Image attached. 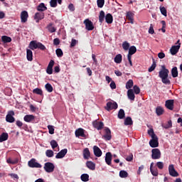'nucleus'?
Here are the masks:
<instances>
[{
  "label": "nucleus",
  "instance_id": "obj_31",
  "mask_svg": "<svg viewBox=\"0 0 182 182\" xmlns=\"http://www.w3.org/2000/svg\"><path fill=\"white\" fill-rule=\"evenodd\" d=\"M1 41L4 42V43H9L12 42V38L11 37H9L7 36H1Z\"/></svg>",
  "mask_w": 182,
  "mask_h": 182
},
{
  "label": "nucleus",
  "instance_id": "obj_45",
  "mask_svg": "<svg viewBox=\"0 0 182 182\" xmlns=\"http://www.w3.org/2000/svg\"><path fill=\"white\" fill-rule=\"evenodd\" d=\"M133 80H129L126 83V89H132L133 87Z\"/></svg>",
  "mask_w": 182,
  "mask_h": 182
},
{
  "label": "nucleus",
  "instance_id": "obj_22",
  "mask_svg": "<svg viewBox=\"0 0 182 182\" xmlns=\"http://www.w3.org/2000/svg\"><path fill=\"white\" fill-rule=\"evenodd\" d=\"M58 2L59 5H62V0H50V6L51 8H56L58 6Z\"/></svg>",
  "mask_w": 182,
  "mask_h": 182
},
{
  "label": "nucleus",
  "instance_id": "obj_5",
  "mask_svg": "<svg viewBox=\"0 0 182 182\" xmlns=\"http://www.w3.org/2000/svg\"><path fill=\"white\" fill-rule=\"evenodd\" d=\"M151 159L153 160H159V159L161 158V152L159 149H153L151 150Z\"/></svg>",
  "mask_w": 182,
  "mask_h": 182
},
{
  "label": "nucleus",
  "instance_id": "obj_19",
  "mask_svg": "<svg viewBox=\"0 0 182 182\" xmlns=\"http://www.w3.org/2000/svg\"><path fill=\"white\" fill-rule=\"evenodd\" d=\"M112 153L110 152H107L106 155H105V163H107V164L108 166H112Z\"/></svg>",
  "mask_w": 182,
  "mask_h": 182
},
{
  "label": "nucleus",
  "instance_id": "obj_29",
  "mask_svg": "<svg viewBox=\"0 0 182 182\" xmlns=\"http://www.w3.org/2000/svg\"><path fill=\"white\" fill-rule=\"evenodd\" d=\"M124 126H132V124H133V119H132V117H127L124 119Z\"/></svg>",
  "mask_w": 182,
  "mask_h": 182
},
{
  "label": "nucleus",
  "instance_id": "obj_14",
  "mask_svg": "<svg viewBox=\"0 0 182 182\" xmlns=\"http://www.w3.org/2000/svg\"><path fill=\"white\" fill-rule=\"evenodd\" d=\"M45 18V13L37 12L35 14L34 19L36 22L38 23L40 21H42Z\"/></svg>",
  "mask_w": 182,
  "mask_h": 182
},
{
  "label": "nucleus",
  "instance_id": "obj_28",
  "mask_svg": "<svg viewBox=\"0 0 182 182\" xmlns=\"http://www.w3.org/2000/svg\"><path fill=\"white\" fill-rule=\"evenodd\" d=\"M105 22L109 24L113 23V16L111 14H107L105 16Z\"/></svg>",
  "mask_w": 182,
  "mask_h": 182
},
{
  "label": "nucleus",
  "instance_id": "obj_6",
  "mask_svg": "<svg viewBox=\"0 0 182 182\" xmlns=\"http://www.w3.org/2000/svg\"><path fill=\"white\" fill-rule=\"evenodd\" d=\"M14 116H15V112H14L13 110L9 111L8 114L6 116V121L8 123H14L15 117H14Z\"/></svg>",
  "mask_w": 182,
  "mask_h": 182
},
{
  "label": "nucleus",
  "instance_id": "obj_30",
  "mask_svg": "<svg viewBox=\"0 0 182 182\" xmlns=\"http://www.w3.org/2000/svg\"><path fill=\"white\" fill-rule=\"evenodd\" d=\"M8 137H9L8 133L3 132L0 135V143H2L3 141H6V140H8Z\"/></svg>",
  "mask_w": 182,
  "mask_h": 182
},
{
  "label": "nucleus",
  "instance_id": "obj_13",
  "mask_svg": "<svg viewBox=\"0 0 182 182\" xmlns=\"http://www.w3.org/2000/svg\"><path fill=\"white\" fill-rule=\"evenodd\" d=\"M149 146L153 149L159 147V137L155 136L154 138H152V139L149 141Z\"/></svg>",
  "mask_w": 182,
  "mask_h": 182
},
{
  "label": "nucleus",
  "instance_id": "obj_64",
  "mask_svg": "<svg viewBox=\"0 0 182 182\" xmlns=\"http://www.w3.org/2000/svg\"><path fill=\"white\" fill-rule=\"evenodd\" d=\"M68 9L71 11L73 12L75 11V6H73V4H70L68 6Z\"/></svg>",
  "mask_w": 182,
  "mask_h": 182
},
{
  "label": "nucleus",
  "instance_id": "obj_32",
  "mask_svg": "<svg viewBox=\"0 0 182 182\" xmlns=\"http://www.w3.org/2000/svg\"><path fill=\"white\" fill-rule=\"evenodd\" d=\"M115 63H122V60H123V57L122 54H117L114 59Z\"/></svg>",
  "mask_w": 182,
  "mask_h": 182
},
{
  "label": "nucleus",
  "instance_id": "obj_43",
  "mask_svg": "<svg viewBox=\"0 0 182 182\" xmlns=\"http://www.w3.org/2000/svg\"><path fill=\"white\" fill-rule=\"evenodd\" d=\"M80 178L82 181L87 182L89 181V174L83 173L81 175Z\"/></svg>",
  "mask_w": 182,
  "mask_h": 182
},
{
  "label": "nucleus",
  "instance_id": "obj_41",
  "mask_svg": "<svg viewBox=\"0 0 182 182\" xmlns=\"http://www.w3.org/2000/svg\"><path fill=\"white\" fill-rule=\"evenodd\" d=\"M45 87L49 93H52V92H53V87H52V85L50 83L46 84Z\"/></svg>",
  "mask_w": 182,
  "mask_h": 182
},
{
  "label": "nucleus",
  "instance_id": "obj_20",
  "mask_svg": "<svg viewBox=\"0 0 182 182\" xmlns=\"http://www.w3.org/2000/svg\"><path fill=\"white\" fill-rule=\"evenodd\" d=\"M23 120L24 122H26V123H31V122H33V120H35V116L32 114H27L24 116Z\"/></svg>",
  "mask_w": 182,
  "mask_h": 182
},
{
  "label": "nucleus",
  "instance_id": "obj_24",
  "mask_svg": "<svg viewBox=\"0 0 182 182\" xmlns=\"http://www.w3.org/2000/svg\"><path fill=\"white\" fill-rule=\"evenodd\" d=\"M37 11L39 12H45V11L48 10V7L45 6L44 3H41L36 8Z\"/></svg>",
  "mask_w": 182,
  "mask_h": 182
},
{
  "label": "nucleus",
  "instance_id": "obj_63",
  "mask_svg": "<svg viewBox=\"0 0 182 182\" xmlns=\"http://www.w3.org/2000/svg\"><path fill=\"white\" fill-rule=\"evenodd\" d=\"M127 161H133V154H131L129 156L126 157Z\"/></svg>",
  "mask_w": 182,
  "mask_h": 182
},
{
  "label": "nucleus",
  "instance_id": "obj_46",
  "mask_svg": "<svg viewBox=\"0 0 182 182\" xmlns=\"http://www.w3.org/2000/svg\"><path fill=\"white\" fill-rule=\"evenodd\" d=\"M161 79L162 83H164V85H170V83H171V82L168 79V77H164Z\"/></svg>",
  "mask_w": 182,
  "mask_h": 182
},
{
  "label": "nucleus",
  "instance_id": "obj_44",
  "mask_svg": "<svg viewBox=\"0 0 182 182\" xmlns=\"http://www.w3.org/2000/svg\"><path fill=\"white\" fill-rule=\"evenodd\" d=\"M52 23H50L47 26V29L48 30V31L50 32V33H53L54 32H56V29L55 27H53L52 26Z\"/></svg>",
  "mask_w": 182,
  "mask_h": 182
},
{
  "label": "nucleus",
  "instance_id": "obj_1",
  "mask_svg": "<svg viewBox=\"0 0 182 182\" xmlns=\"http://www.w3.org/2000/svg\"><path fill=\"white\" fill-rule=\"evenodd\" d=\"M119 107V105H117V102L112 101V102H108L107 103V105L105 107V110L107 112H110V110H116Z\"/></svg>",
  "mask_w": 182,
  "mask_h": 182
},
{
  "label": "nucleus",
  "instance_id": "obj_47",
  "mask_svg": "<svg viewBox=\"0 0 182 182\" xmlns=\"http://www.w3.org/2000/svg\"><path fill=\"white\" fill-rule=\"evenodd\" d=\"M129 176V173L126 171H119V177L121 178H126Z\"/></svg>",
  "mask_w": 182,
  "mask_h": 182
},
{
  "label": "nucleus",
  "instance_id": "obj_58",
  "mask_svg": "<svg viewBox=\"0 0 182 182\" xmlns=\"http://www.w3.org/2000/svg\"><path fill=\"white\" fill-rule=\"evenodd\" d=\"M156 166H157L158 168H159V170H163V168H164V163H163L161 161L157 162Z\"/></svg>",
  "mask_w": 182,
  "mask_h": 182
},
{
  "label": "nucleus",
  "instance_id": "obj_11",
  "mask_svg": "<svg viewBox=\"0 0 182 182\" xmlns=\"http://www.w3.org/2000/svg\"><path fill=\"white\" fill-rule=\"evenodd\" d=\"M92 126L95 127V129H97V130H102L105 126V124H103L102 122L95 120L92 122Z\"/></svg>",
  "mask_w": 182,
  "mask_h": 182
},
{
  "label": "nucleus",
  "instance_id": "obj_12",
  "mask_svg": "<svg viewBox=\"0 0 182 182\" xmlns=\"http://www.w3.org/2000/svg\"><path fill=\"white\" fill-rule=\"evenodd\" d=\"M180 48H181V43H179L178 46H173L170 49L171 54L173 55H177L178 50H180Z\"/></svg>",
  "mask_w": 182,
  "mask_h": 182
},
{
  "label": "nucleus",
  "instance_id": "obj_26",
  "mask_svg": "<svg viewBox=\"0 0 182 182\" xmlns=\"http://www.w3.org/2000/svg\"><path fill=\"white\" fill-rule=\"evenodd\" d=\"M82 153L85 160H89V158L90 157V151H89V148H85Z\"/></svg>",
  "mask_w": 182,
  "mask_h": 182
},
{
  "label": "nucleus",
  "instance_id": "obj_23",
  "mask_svg": "<svg viewBox=\"0 0 182 182\" xmlns=\"http://www.w3.org/2000/svg\"><path fill=\"white\" fill-rule=\"evenodd\" d=\"M127 97L129 100L134 101V99H136V96L134 95V92H133V90L129 89L127 91Z\"/></svg>",
  "mask_w": 182,
  "mask_h": 182
},
{
  "label": "nucleus",
  "instance_id": "obj_25",
  "mask_svg": "<svg viewBox=\"0 0 182 182\" xmlns=\"http://www.w3.org/2000/svg\"><path fill=\"white\" fill-rule=\"evenodd\" d=\"M28 48L31 49V50H35V49H38V42H36V41H31Z\"/></svg>",
  "mask_w": 182,
  "mask_h": 182
},
{
  "label": "nucleus",
  "instance_id": "obj_15",
  "mask_svg": "<svg viewBox=\"0 0 182 182\" xmlns=\"http://www.w3.org/2000/svg\"><path fill=\"white\" fill-rule=\"evenodd\" d=\"M165 106L166 109L173 110L174 109V100H168L166 101Z\"/></svg>",
  "mask_w": 182,
  "mask_h": 182
},
{
  "label": "nucleus",
  "instance_id": "obj_4",
  "mask_svg": "<svg viewBox=\"0 0 182 182\" xmlns=\"http://www.w3.org/2000/svg\"><path fill=\"white\" fill-rule=\"evenodd\" d=\"M43 168L46 173H53L55 165L52 162H47L44 164Z\"/></svg>",
  "mask_w": 182,
  "mask_h": 182
},
{
  "label": "nucleus",
  "instance_id": "obj_10",
  "mask_svg": "<svg viewBox=\"0 0 182 182\" xmlns=\"http://www.w3.org/2000/svg\"><path fill=\"white\" fill-rule=\"evenodd\" d=\"M168 173L171 177H178V173L174 168V165L171 164L168 166Z\"/></svg>",
  "mask_w": 182,
  "mask_h": 182
},
{
  "label": "nucleus",
  "instance_id": "obj_38",
  "mask_svg": "<svg viewBox=\"0 0 182 182\" xmlns=\"http://www.w3.org/2000/svg\"><path fill=\"white\" fill-rule=\"evenodd\" d=\"M50 144L53 149V150H55L56 147L59 146V144H58V141H56L55 139H53L50 141Z\"/></svg>",
  "mask_w": 182,
  "mask_h": 182
},
{
  "label": "nucleus",
  "instance_id": "obj_54",
  "mask_svg": "<svg viewBox=\"0 0 182 182\" xmlns=\"http://www.w3.org/2000/svg\"><path fill=\"white\" fill-rule=\"evenodd\" d=\"M37 49H40L41 50H46V47L45 46V45L42 44V43L38 42Z\"/></svg>",
  "mask_w": 182,
  "mask_h": 182
},
{
  "label": "nucleus",
  "instance_id": "obj_55",
  "mask_svg": "<svg viewBox=\"0 0 182 182\" xmlns=\"http://www.w3.org/2000/svg\"><path fill=\"white\" fill-rule=\"evenodd\" d=\"M98 8H103L105 5V0H97Z\"/></svg>",
  "mask_w": 182,
  "mask_h": 182
},
{
  "label": "nucleus",
  "instance_id": "obj_7",
  "mask_svg": "<svg viewBox=\"0 0 182 182\" xmlns=\"http://www.w3.org/2000/svg\"><path fill=\"white\" fill-rule=\"evenodd\" d=\"M84 24L85 25V29L87 31H93L95 29V26H93V22L89 18H87L84 21Z\"/></svg>",
  "mask_w": 182,
  "mask_h": 182
},
{
  "label": "nucleus",
  "instance_id": "obj_35",
  "mask_svg": "<svg viewBox=\"0 0 182 182\" xmlns=\"http://www.w3.org/2000/svg\"><path fill=\"white\" fill-rule=\"evenodd\" d=\"M156 113L157 116H161L164 113V109L161 107H157L156 109Z\"/></svg>",
  "mask_w": 182,
  "mask_h": 182
},
{
  "label": "nucleus",
  "instance_id": "obj_16",
  "mask_svg": "<svg viewBox=\"0 0 182 182\" xmlns=\"http://www.w3.org/2000/svg\"><path fill=\"white\" fill-rule=\"evenodd\" d=\"M29 15L28 14V11H23L21 14V20L22 23H25L26 22L28 21V18Z\"/></svg>",
  "mask_w": 182,
  "mask_h": 182
},
{
  "label": "nucleus",
  "instance_id": "obj_48",
  "mask_svg": "<svg viewBox=\"0 0 182 182\" xmlns=\"http://www.w3.org/2000/svg\"><path fill=\"white\" fill-rule=\"evenodd\" d=\"M152 60H153V63H152L151 66L149 68V70H148L149 72H153V70H154V69H156V66H157L154 58H152Z\"/></svg>",
  "mask_w": 182,
  "mask_h": 182
},
{
  "label": "nucleus",
  "instance_id": "obj_39",
  "mask_svg": "<svg viewBox=\"0 0 182 182\" xmlns=\"http://www.w3.org/2000/svg\"><path fill=\"white\" fill-rule=\"evenodd\" d=\"M137 52V48L134 46H132L130 48H129V55H134Z\"/></svg>",
  "mask_w": 182,
  "mask_h": 182
},
{
  "label": "nucleus",
  "instance_id": "obj_9",
  "mask_svg": "<svg viewBox=\"0 0 182 182\" xmlns=\"http://www.w3.org/2000/svg\"><path fill=\"white\" fill-rule=\"evenodd\" d=\"M105 134L102 136V139L104 140H106L107 141L109 140H112V131H110V129L106 127L105 129Z\"/></svg>",
  "mask_w": 182,
  "mask_h": 182
},
{
  "label": "nucleus",
  "instance_id": "obj_17",
  "mask_svg": "<svg viewBox=\"0 0 182 182\" xmlns=\"http://www.w3.org/2000/svg\"><path fill=\"white\" fill-rule=\"evenodd\" d=\"M67 153H68L67 149H62L60 152H58L56 154L55 159H63V157L66 156Z\"/></svg>",
  "mask_w": 182,
  "mask_h": 182
},
{
  "label": "nucleus",
  "instance_id": "obj_42",
  "mask_svg": "<svg viewBox=\"0 0 182 182\" xmlns=\"http://www.w3.org/2000/svg\"><path fill=\"white\" fill-rule=\"evenodd\" d=\"M162 127H164V129H170L173 127V122H171V120H169L166 124H163Z\"/></svg>",
  "mask_w": 182,
  "mask_h": 182
},
{
  "label": "nucleus",
  "instance_id": "obj_59",
  "mask_svg": "<svg viewBox=\"0 0 182 182\" xmlns=\"http://www.w3.org/2000/svg\"><path fill=\"white\" fill-rule=\"evenodd\" d=\"M133 89L135 95H139L140 93V87H139V86L134 85Z\"/></svg>",
  "mask_w": 182,
  "mask_h": 182
},
{
  "label": "nucleus",
  "instance_id": "obj_8",
  "mask_svg": "<svg viewBox=\"0 0 182 182\" xmlns=\"http://www.w3.org/2000/svg\"><path fill=\"white\" fill-rule=\"evenodd\" d=\"M85 130L83 128H78L75 130V137H84L86 139V134H85Z\"/></svg>",
  "mask_w": 182,
  "mask_h": 182
},
{
  "label": "nucleus",
  "instance_id": "obj_51",
  "mask_svg": "<svg viewBox=\"0 0 182 182\" xmlns=\"http://www.w3.org/2000/svg\"><path fill=\"white\" fill-rule=\"evenodd\" d=\"M133 13L129 11L127 13V19L128 21H130L132 23H133Z\"/></svg>",
  "mask_w": 182,
  "mask_h": 182
},
{
  "label": "nucleus",
  "instance_id": "obj_53",
  "mask_svg": "<svg viewBox=\"0 0 182 182\" xmlns=\"http://www.w3.org/2000/svg\"><path fill=\"white\" fill-rule=\"evenodd\" d=\"M53 154H54L53 151H52V150H50V149H48V150L46 151V156L47 157H49V158L53 157Z\"/></svg>",
  "mask_w": 182,
  "mask_h": 182
},
{
  "label": "nucleus",
  "instance_id": "obj_18",
  "mask_svg": "<svg viewBox=\"0 0 182 182\" xmlns=\"http://www.w3.org/2000/svg\"><path fill=\"white\" fill-rule=\"evenodd\" d=\"M93 150H94V154L96 157H101L102 152L100 148L97 146H93Z\"/></svg>",
  "mask_w": 182,
  "mask_h": 182
},
{
  "label": "nucleus",
  "instance_id": "obj_40",
  "mask_svg": "<svg viewBox=\"0 0 182 182\" xmlns=\"http://www.w3.org/2000/svg\"><path fill=\"white\" fill-rule=\"evenodd\" d=\"M148 134L151 137V139H154V137H157V135L154 133V130L153 128H151L148 130Z\"/></svg>",
  "mask_w": 182,
  "mask_h": 182
},
{
  "label": "nucleus",
  "instance_id": "obj_56",
  "mask_svg": "<svg viewBox=\"0 0 182 182\" xmlns=\"http://www.w3.org/2000/svg\"><path fill=\"white\" fill-rule=\"evenodd\" d=\"M48 132L50 133V134H55V128L53 127V126L48 125Z\"/></svg>",
  "mask_w": 182,
  "mask_h": 182
},
{
  "label": "nucleus",
  "instance_id": "obj_36",
  "mask_svg": "<svg viewBox=\"0 0 182 182\" xmlns=\"http://www.w3.org/2000/svg\"><path fill=\"white\" fill-rule=\"evenodd\" d=\"M126 114L124 113V109H120L118 112V119H124Z\"/></svg>",
  "mask_w": 182,
  "mask_h": 182
},
{
  "label": "nucleus",
  "instance_id": "obj_50",
  "mask_svg": "<svg viewBox=\"0 0 182 182\" xmlns=\"http://www.w3.org/2000/svg\"><path fill=\"white\" fill-rule=\"evenodd\" d=\"M150 171L154 177H157L159 176V170H157V168H153L152 169H150Z\"/></svg>",
  "mask_w": 182,
  "mask_h": 182
},
{
  "label": "nucleus",
  "instance_id": "obj_62",
  "mask_svg": "<svg viewBox=\"0 0 182 182\" xmlns=\"http://www.w3.org/2000/svg\"><path fill=\"white\" fill-rule=\"evenodd\" d=\"M59 43H60V40H59V38H54L53 45H55V46H58Z\"/></svg>",
  "mask_w": 182,
  "mask_h": 182
},
{
  "label": "nucleus",
  "instance_id": "obj_37",
  "mask_svg": "<svg viewBox=\"0 0 182 182\" xmlns=\"http://www.w3.org/2000/svg\"><path fill=\"white\" fill-rule=\"evenodd\" d=\"M33 93L35 95H39L40 96H43V91L41 88H35L33 90Z\"/></svg>",
  "mask_w": 182,
  "mask_h": 182
},
{
  "label": "nucleus",
  "instance_id": "obj_33",
  "mask_svg": "<svg viewBox=\"0 0 182 182\" xmlns=\"http://www.w3.org/2000/svg\"><path fill=\"white\" fill-rule=\"evenodd\" d=\"M105 18H106V16L105 14V11H101L100 12V16H99V21H100V23H103V22L105 21Z\"/></svg>",
  "mask_w": 182,
  "mask_h": 182
},
{
  "label": "nucleus",
  "instance_id": "obj_61",
  "mask_svg": "<svg viewBox=\"0 0 182 182\" xmlns=\"http://www.w3.org/2000/svg\"><path fill=\"white\" fill-rule=\"evenodd\" d=\"M161 23L162 24L161 31L164 33H166V21H161Z\"/></svg>",
  "mask_w": 182,
  "mask_h": 182
},
{
  "label": "nucleus",
  "instance_id": "obj_2",
  "mask_svg": "<svg viewBox=\"0 0 182 182\" xmlns=\"http://www.w3.org/2000/svg\"><path fill=\"white\" fill-rule=\"evenodd\" d=\"M170 71L168 69L166 68V65L161 66V70L159 73V77L161 79L163 77H168V74Z\"/></svg>",
  "mask_w": 182,
  "mask_h": 182
},
{
  "label": "nucleus",
  "instance_id": "obj_52",
  "mask_svg": "<svg viewBox=\"0 0 182 182\" xmlns=\"http://www.w3.org/2000/svg\"><path fill=\"white\" fill-rule=\"evenodd\" d=\"M55 53H56L58 58H62V56H63V51H62V49H60V48H58L55 50Z\"/></svg>",
  "mask_w": 182,
  "mask_h": 182
},
{
  "label": "nucleus",
  "instance_id": "obj_27",
  "mask_svg": "<svg viewBox=\"0 0 182 182\" xmlns=\"http://www.w3.org/2000/svg\"><path fill=\"white\" fill-rule=\"evenodd\" d=\"M86 166L90 170H95L96 168V164H95V163L91 161H87L86 163Z\"/></svg>",
  "mask_w": 182,
  "mask_h": 182
},
{
  "label": "nucleus",
  "instance_id": "obj_49",
  "mask_svg": "<svg viewBox=\"0 0 182 182\" xmlns=\"http://www.w3.org/2000/svg\"><path fill=\"white\" fill-rule=\"evenodd\" d=\"M122 48L124 50H129V49L130 48V43H129L127 41H124L122 43Z\"/></svg>",
  "mask_w": 182,
  "mask_h": 182
},
{
  "label": "nucleus",
  "instance_id": "obj_57",
  "mask_svg": "<svg viewBox=\"0 0 182 182\" xmlns=\"http://www.w3.org/2000/svg\"><path fill=\"white\" fill-rule=\"evenodd\" d=\"M160 11L164 15V16H167V9H166V7H160Z\"/></svg>",
  "mask_w": 182,
  "mask_h": 182
},
{
  "label": "nucleus",
  "instance_id": "obj_34",
  "mask_svg": "<svg viewBox=\"0 0 182 182\" xmlns=\"http://www.w3.org/2000/svg\"><path fill=\"white\" fill-rule=\"evenodd\" d=\"M171 75L173 77H177L178 76V70H177V67H173L171 69Z\"/></svg>",
  "mask_w": 182,
  "mask_h": 182
},
{
  "label": "nucleus",
  "instance_id": "obj_21",
  "mask_svg": "<svg viewBox=\"0 0 182 182\" xmlns=\"http://www.w3.org/2000/svg\"><path fill=\"white\" fill-rule=\"evenodd\" d=\"M26 58L29 62H32V60H33V53L32 52V50H26Z\"/></svg>",
  "mask_w": 182,
  "mask_h": 182
},
{
  "label": "nucleus",
  "instance_id": "obj_3",
  "mask_svg": "<svg viewBox=\"0 0 182 182\" xmlns=\"http://www.w3.org/2000/svg\"><path fill=\"white\" fill-rule=\"evenodd\" d=\"M28 167H31V168H42V165L41 164L36 162V159H31L28 162Z\"/></svg>",
  "mask_w": 182,
  "mask_h": 182
},
{
  "label": "nucleus",
  "instance_id": "obj_60",
  "mask_svg": "<svg viewBox=\"0 0 182 182\" xmlns=\"http://www.w3.org/2000/svg\"><path fill=\"white\" fill-rule=\"evenodd\" d=\"M46 73L48 75H52L53 73V68L52 67H47Z\"/></svg>",
  "mask_w": 182,
  "mask_h": 182
}]
</instances>
